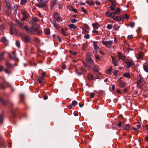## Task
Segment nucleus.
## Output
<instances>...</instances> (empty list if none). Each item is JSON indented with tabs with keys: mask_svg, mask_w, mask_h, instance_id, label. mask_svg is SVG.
I'll return each instance as SVG.
<instances>
[{
	"mask_svg": "<svg viewBox=\"0 0 148 148\" xmlns=\"http://www.w3.org/2000/svg\"><path fill=\"white\" fill-rule=\"evenodd\" d=\"M22 40L25 43L30 42L32 40V37L29 35L25 34L21 36Z\"/></svg>",
	"mask_w": 148,
	"mask_h": 148,
	"instance_id": "nucleus-1",
	"label": "nucleus"
},
{
	"mask_svg": "<svg viewBox=\"0 0 148 148\" xmlns=\"http://www.w3.org/2000/svg\"><path fill=\"white\" fill-rule=\"evenodd\" d=\"M91 54L90 53H88L86 56V60L87 62L90 64H94V61L91 58Z\"/></svg>",
	"mask_w": 148,
	"mask_h": 148,
	"instance_id": "nucleus-2",
	"label": "nucleus"
},
{
	"mask_svg": "<svg viewBox=\"0 0 148 148\" xmlns=\"http://www.w3.org/2000/svg\"><path fill=\"white\" fill-rule=\"evenodd\" d=\"M31 27L33 31V33L34 34V32H36L37 33L40 32V30L39 29V25L37 24H33Z\"/></svg>",
	"mask_w": 148,
	"mask_h": 148,
	"instance_id": "nucleus-3",
	"label": "nucleus"
},
{
	"mask_svg": "<svg viewBox=\"0 0 148 148\" xmlns=\"http://www.w3.org/2000/svg\"><path fill=\"white\" fill-rule=\"evenodd\" d=\"M125 62L126 64L125 66L127 68H129L134 65V62L132 60H127L125 61Z\"/></svg>",
	"mask_w": 148,
	"mask_h": 148,
	"instance_id": "nucleus-4",
	"label": "nucleus"
},
{
	"mask_svg": "<svg viewBox=\"0 0 148 148\" xmlns=\"http://www.w3.org/2000/svg\"><path fill=\"white\" fill-rule=\"evenodd\" d=\"M21 12L23 16V18L21 19V21H23L28 17V13L24 10H21Z\"/></svg>",
	"mask_w": 148,
	"mask_h": 148,
	"instance_id": "nucleus-5",
	"label": "nucleus"
},
{
	"mask_svg": "<svg viewBox=\"0 0 148 148\" xmlns=\"http://www.w3.org/2000/svg\"><path fill=\"white\" fill-rule=\"evenodd\" d=\"M112 41L109 40L108 41H102V43L105 45L108 48H111L112 47Z\"/></svg>",
	"mask_w": 148,
	"mask_h": 148,
	"instance_id": "nucleus-6",
	"label": "nucleus"
},
{
	"mask_svg": "<svg viewBox=\"0 0 148 148\" xmlns=\"http://www.w3.org/2000/svg\"><path fill=\"white\" fill-rule=\"evenodd\" d=\"M137 86L139 88H140L141 87V83L142 81V78L141 76L139 75L137 76Z\"/></svg>",
	"mask_w": 148,
	"mask_h": 148,
	"instance_id": "nucleus-7",
	"label": "nucleus"
},
{
	"mask_svg": "<svg viewBox=\"0 0 148 148\" xmlns=\"http://www.w3.org/2000/svg\"><path fill=\"white\" fill-rule=\"evenodd\" d=\"M54 16L55 18L58 21L61 22L62 21L61 16L57 13H56L54 14Z\"/></svg>",
	"mask_w": 148,
	"mask_h": 148,
	"instance_id": "nucleus-8",
	"label": "nucleus"
},
{
	"mask_svg": "<svg viewBox=\"0 0 148 148\" xmlns=\"http://www.w3.org/2000/svg\"><path fill=\"white\" fill-rule=\"evenodd\" d=\"M117 54L118 58L119 59H121L123 61H124L126 59L125 56L123 55L122 53L120 52H118Z\"/></svg>",
	"mask_w": 148,
	"mask_h": 148,
	"instance_id": "nucleus-9",
	"label": "nucleus"
},
{
	"mask_svg": "<svg viewBox=\"0 0 148 148\" xmlns=\"http://www.w3.org/2000/svg\"><path fill=\"white\" fill-rule=\"evenodd\" d=\"M0 41L4 43L6 46L8 43V41L5 37L1 38L0 39Z\"/></svg>",
	"mask_w": 148,
	"mask_h": 148,
	"instance_id": "nucleus-10",
	"label": "nucleus"
},
{
	"mask_svg": "<svg viewBox=\"0 0 148 148\" xmlns=\"http://www.w3.org/2000/svg\"><path fill=\"white\" fill-rule=\"evenodd\" d=\"M92 42L93 43V47L95 51L96 52H98L99 50V47L97 46V42L95 41H92Z\"/></svg>",
	"mask_w": 148,
	"mask_h": 148,
	"instance_id": "nucleus-11",
	"label": "nucleus"
},
{
	"mask_svg": "<svg viewBox=\"0 0 148 148\" xmlns=\"http://www.w3.org/2000/svg\"><path fill=\"white\" fill-rule=\"evenodd\" d=\"M131 127V126L129 124H126L123 125L122 126L123 128L126 131H129Z\"/></svg>",
	"mask_w": 148,
	"mask_h": 148,
	"instance_id": "nucleus-12",
	"label": "nucleus"
},
{
	"mask_svg": "<svg viewBox=\"0 0 148 148\" xmlns=\"http://www.w3.org/2000/svg\"><path fill=\"white\" fill-rule=\"evenodd\" d=\"M16 22L20 28L22 29H23V27L24 26L23 23H21V22L18 20H16Z\"/></svg>",
	"mask_w": 148,
	"mask_h": 148,
	"instance_id": "nucleus-13",
	"label": "nucleus"
},
{
	"mask_svg": "<svg viewBox=\"0 0 148 148\" xmlns=\"http://www.w3.org/2000/svg\"><path fill=\"white\" fill-rule=\"evenodd\" d=\"M112 18L114 20L116 21H120L121 20V17L118 16L113 15Z\"/></svg>",
	"mask_w": 148,
	"mask_h": 148,
	"instance_id": "nucleus-14",
	"label": "nucleus"
},
{
	"mask_svg": "<svg viewBox=\"0 0 148 148\" xmlns=\"http://www.w3.org/2000/svg\"><path fill=\"white\" fill-rule=\"evenodd\" d=\"M93 65L92 67V70L95 71H97L98 70V67L97 65H95L94 62L93 64H91Z\"/></svg>",
	"mask_w": 148,
	"mask_h": 148,
	"instance_id": "nucleus-15",
	"label": "nucleus"
},
{
	"mask_svg": "<svg viewBox=\"0 0 148 148\" xmlns=\"http://www.w3.org/2000/svg\"><path fill=\"white\" fill-rule=\"evenodd\" d=\"M56 1L54 0L51 1V4L50 5V7L52 9L53 8L54 6L56 5Z\"/></svg>",
	"mask_w": 148,
	"mask_h": 148,
	"instance_id": "nucleus-16",
	"label": "nucleus"
},
{
	"mask_svg": "<svg viewBox=\"0 0 148 148\" xmlns=\"http://www.w3.org/2000/svg\"><path fill=\"white\" fill-rule=\"evenodd\" d=\"M44 32L46 35H49L50 33V30L49 29L47 28L44 29Z\"/></svg>",
	"mask_w": 148,
	"mask_h": 148,
	"instance_id": "nucleus-17",
	"label": "nucleus"
},
{
	"mask_svg": "<svg viewBox=\"0 0 148 148\" xmlns=\"http://www.w3.org/2000/svg\"><path fill=\"white\" fill-rule=\"evenodd\" d=\"M68 26L70 28H73L74 29H75L77 28L76 26L75 25L73 24H69V25Z\"/></svg>",
	"mask_w": 148,
	"mask_h": 148,
	"instance_id": "nucleus-18",
	"label": "nucleus"
},
{
	"mask_svg": "<svg viewBox=\"0 0 148 148\" xmlns=\"http://www.w3.org/2000/svg\"><path fill=\"white\" fill-rule=\"evenodd\" d=\"M87 78L88 80L91 81L93 79V76L90 74H88Z\"/></svg>",
	"mask_w": 148,
	"mask_h": 148,
	"instance_id": "nucleus-19",
	"label": "nucleus"
},
{
	"mask_svg": "<svg viewBox=\"0 0 148 148\" xmlns=\"http://www.w3.org/2000/svg\"><path fill=\"white\" fill-rule=\"evenodd\" d=\"M116 6V4L115 3L112 4L110 6V10H111L113 11L115 9V7Z\"/></svg>",
	"mask_w": 148,
	"mask_h": 148,
	"instance_id": "nucleus-20",
	"label": "nucleus"
},
{
	"mask_svg": "<svg viewBox=\"0 0 148 148\" xmlns=\"http://www.w3.org/2000/svg\"><path fill=\"white\" fill-rule=\"evenodd\" d=\"M26 32L27 33L29 34H31L33 33V31L31 27L30 28H28L27 30L26 31Z\"/></svg>",
	"mask_w": 148,
	"mask_h": 148,
	"instance_id": "nucleus-21",
	"label": "nucleus"
},
{
	"mask_svg": "<svg viewBox=\"0 0 148 148\" xmlns=\"http://www.w3.org/2000/svg\"><path fill=\"white\" fill-rule=\"evenodd\" d=\"M87 46V43L83 44L82 45V50L84 51H85Z\"/></svg>",
	"mask_w": 148,
	"mask_h": 148,
	"instance_id": "nucleus-22",
	"label": "nucleus"
},
{
	"mask_svg": "<svg viewBox=\"0 0 148 148\" xmlns=\"http://www.w3.org/2000/svg\"><path fill=\"white\" fill-rule=\"evenodd\" d=\"M92 25L93 27H94L96 29H97L99 27V25H98V24L97 22H96L92 24Z\"/></svg>",
	"mask_w": 148,
	"mask_h": 148,
	"instance_id": "nucleus-23",
	"label": "nucleus"
},
{
	"mask_svg": "<svg viewBox=\"0 0 148 148\" xmlns=\"http://www.w3.org/2000/svg\"><path fill=\"white\" fill-rule=\"evenodd\" d=\"M119 26L117 24H114L113 29L115 30H118L119 28Z\"/></svg>",
	"mask_w": 148,
	"mask_h": 148,
	"instance_id": "nucleus-24",
	"label": "nucleus"
},
{
	"mask_svg": "<svg viewBox=\"0 0 148 148\" xmlns=\"http://www.w3.org/2000/svg\"><path fill=\"white\" fill-rule=\"evenodd\" d=\"M105 14L107 16L112 18L113 16L112 13H110L108 12H106Z\"/></svg>",
	"mask_w": 148,
	"mask_h": 148,
	"instance_id": "nucleus-25",
	"label": "nucleus"
},
{
	"mask_svg": "<svg viewBox=\"0 0 148 148\" xmlns=\"http://www.w3.org/2000/svg\"><path fill=\"white\" fill-rule=\"evenodd\" d=\"M112 63L113 64H114L115 66H117L118 65V63H117V61H115V59L114 58H112Z\"/></svg>",
	"mask_w": 148,
	"mask_h": 148,
	"instance_id": "nucleus-26",
	"label": "nucleus"
},
{
	"mask_svg": "<svg viewBox=\"0 0 148 148\" xmlns=\"http://www.w3.org/2000/svg\"><path fill=\"white\" fill-rule=\"evenodd\" d=\"M61 31L62 34L64 36H66L67 35V33L65 32V31L63 28L61 29Z\"/></svg>",
	"mask_w": 148,
	"mask_h": 148,
	"instance_id": "nucleus-27",
	"label": "nucleus"
},
{
	"mask_svg": "<svg viewBox=\"0 0 148 148\" xmlns=\"http://www.w3.org/2000/svg\"><path fill=\"white\" fill-rule=\"evenodd\" d=\"M121 12L120 9L119 8H116V9L115 13L117 14H119Z\"/></svg>",
	"mask_w": 148,
	"mask_h": 148,
	"instance_id": "nucleus-28",
	"label": "nucleus"
},
{
	"mask_svg": "<svg viewBox=\"0 0 148 148\" xmlns=\"http://www.w3.org/2000/svg\"><path fill=\"white\" fill-rule=\"evenodd\" d=\"M38 21V19L36 17L32 18L30 20V21L31 22H34Z\"/></svg>",
	"mask_w": 148,
	"mask_h": 148,
	"instance_id": "nucleus-29",
	"label": "nucleus"
},
{
	"mask_svg": "<svg viewBox=\"0 0 148 148\" xmlns=\"http://www.w3.org/2000/svg\"><path fill=\"white\" fill-rule=\"evenodd\" d=\"M86 2L90 5H93L94 4V1L92 0L90 1H86Z\"/></svg>",
	"mask_w": 148,
	"mask_h": 148,
	"instance_id": "nucleus-30",
	"label": "nucleus"
},
{
	"mask_svg": "<svg viewBox=\"0 0 148 148\" xmlns=\"http://www.w3.org/2000/svg\"><path fill=\"white\" fill-rule=\"evenodd\" d=\"M4 53L1 52L0 53V60H3L4 59Z\"/></svg>",
	"mask_w": 148,
	"mask_h": 148,
	"instance_id": "nucleus-31",
	"label": "nucleus"
},
{
	"mask_svg": "<svg viewBox=\"0 0 148 148\" xmlns=\"http://www.w3.org/2000/svg\"><path fill=\"white\" fill-rule=\"evenodd\" d=\"M123 76L128 78H129L130 77L129 73H124Z\"/></svg>",
	"mask_w": 148,
	"mask_h": 148,
	"instance_id": "nucleus-32",
	"label": "nucleus"
},
{
	"mask_svg": "<svg viewBox=\"0 0 148 148\" xmlns=\"http://www.w3.org/2000/svg\"><path fill=\"white\" fill-rule=\"evenodd\" d=\"M143 68L146 72H148V65H145L143 66Z\"/></svg>",
	"mask_w": 148,
	"mask_h": 148,
	"instance_id": "nucleus-33",
	"label": "nucleus"
},
{
	"mask_svg": "<svg viewBox=\"0 0 148 148\" xmlns=\"http://www.w3.org/2000/svg\"><path fill=\"white\" fill-rule=\"evenodd\" d=\"M70 7L71 8V9H70V10L71 11H72L75 13H77V10L75 9H74L72 6H70Z\"/></svg>",
	"mask_w": 148,
	"mask_h": 148,
	"instance_id": "nucleus-34",
	"label": "nucleus"
},
{
	"mask_svg": "<svg viewBox=\"0 0 148 148\" xmlns=\"http://www.w3.org/2000/svg\"><path fill=\"white\" fill-rule=\"evenodd\" d=\"M53 25L55 28L57 29H59L60 27L59 25L58 24H57L56 23L54 24Z\"/></svg>",
	"mask_w": 148,
	"mask_h": 148,
	"instance_id": "nucleus-35",
	"label": "nucleus"
},
{
	"mask_svg": "<svg viewBox=\"0 0 148 148\" xmlns=\"http://www.w3.org/2000/svg\"><path fill=\"white\" fill-rule=\"evenodd\" d=\"M143 53H141L138 54V58L139 59H142L143 56Z\"/></svg>",
	"mask_w": 148,
	"mask_h": 148,
	"instance_id": "nucleus-36",
	"label": "nucleus"
},
{
	"mask_svg": "<svg viewBox=\"0 0 148 148\" xmlns=\"http://www.w3.org/2000/svg\"><path fill=\"white\" fill-rule=\"evenodd\" d=\"M16 46L20 48V44L19 41L17 40L16 42Z\"/></svg>",
	"mask_w": 148,
	"mask_h": 148,
	"instance_id": "nucleus-37",
	"label": "nucleus"
},
{
	"mask_svg": "<svg viewBox=\"0 0 148 148\" xmlns=\"http://www.w3.org/2000/svg\"><path fill=\"white\" fill-rule=\"evenodd\" d=\"M3 115L0 114V125L3 123Z\"/></svg>",
	"mask_w": 148,
	"mask_h": 148,
	"instance_id": "nucleus-38",
	"label": "nucleus"
},
{
	"mask_svg": "<svg viewBox=\"0 0 148 148\" xmlns=\"http://www.w3.org/2000/svg\"><path fill=\"white\" fill-rule=\"evenodd\" d=\"M27 2V0H21V3L22 5L25 4Z\"/></svg>",
	"mask_w": 148,
	"mask_h": 148,
	"instance_id": "nucleus-39",
	"label": "nucleus"
},
{
	"mask_svg": "<svg viewBox=\"0 0 148 148\" xmlns=\"http://www.w3.org/2000/svg\"><path fill=\"white\" fill-rule=\"evenodd\" d=\"M6 66L8 67H12V64L9 63H7L6 64Z\"/></svg>",
	"mask_w": 148,
	"mask_h": 148,
	"instance_id": "nucleus-40",
	"label": "nucleus"
},
{
	"mask_svg": "<svg viewBox=\"0 0 148 148\" xmlns=\"http://www.w3.org/2000/svg\"><path fill=\"white\" fill-rule=\"evenodd\" d=\"M125 86V84L124 83L120 82L119 84V86L121 87H123Z\"/></svg>",
	"mask_w": 148,
	"mask_h": 148,
	"instance_id": "nucleus-41",
	"label": "nucleus"
},
{
	"mask_svg": "<svg viewBox=\"0 0 148 148\" xmlns=\"http://www.w3.org/2000/svg\"><path fill=\"white\" fill-rule=\"evenodd\" d=\"M135 25V24L134 22H131L130 23V26L131 27H133Z\"/></svg>",
	"mask_w": 148,
	"mask_h": 148,
	"instance_id": "nucleus-42",
	"label": "nucleus"
},
{
	"mask_svg": "<svg viewBox=\"0 0 148 148\" xmlns=\"http://www.w3.org/2000/svg\"><path fill=\"white\" fill-rule=\"evenodd\" d=\"M49 1V0H40V1L42 3H45Z\"/></svg>",
	"mask_w": 148,
	"mask_h": 148,
	"instance_id": "nucleus-43",
	"label": "nucleus"
},
{
	"mask_svg": "<svg viewBox=\"0 0 148 148\" xmlns=\"http://www.w3.org/2000/svg\"><path fill=\"white\" fill-rule=\"evenodd\" d=\"M107 27L109 29H111L112 28V26L111 25L108 24L107 26Z\"/></svg>",
	"mask_w": 148,
	"mask_h": 148,
	"instance_id": "nucleus-44",
	"label": "nucleus"
},
{
	"mask_svg": "<svg viewBox=\"0 0 148 148\" xmlns=\"http://www.w3.org/2000/svg\"><path fill=\"white\" fill-rule=\"evenodd\" d=\"M77 104V102L75 101H74L72 103V104L73 106L76 105Z\"/></svg>",
	"mask_w": 148,
	"mask_h": 148,
	"instance_id": "nucleus-45",
	"label": "nucleus"
},
{
	"mask_svg": "<svg viewBox=\"0 0 148 148\" xmlns=\"http://www.w3.org/2000/svg\"><path fill=\"white\" fill-rule=\"evenodd\" d=\"M84 37L85 38L88 39L90 38V35L89 34H87L85 35Z\"/></svg>",
	"mask_w": 148,
	"mask_h": 148,
	"instance_id": "nucleus-46",
	"label": "nucleus"
},
{
	"mask_svg": "<svg viewBox=\"0 0 148 148\" xmlns=\"http://www.w3.org/2000/svg\"><path fill=\"white\" fill-rule=\"evenodd\" d=\"M75 72L78 75H81V73L79 72L78 70L77 69H75Z\"/></svg>",
	"mask_w": 148,
	"mask_h": 148,
	"instance_id": "nucleus-47",
	"label": "nucleus"
},
{
	"mask_svg": "<svg viewBox=\"0 0 148 148\" xmlns=\"http://www.w3.org/2000/svg\"><path fill=\"white\" fill-rule=\"evenodd\" d=\"M82 11L85 13H86L87 11V10L84 8H82Z\"/></svg>",
	"mask_w": 148,
	"mask_h": 148,
	"instance_id": "nucleus-48",
	"label": "nucleus"
},
{
	"mask_svg": "<svg viewBox=\"0 0 148 148\" xmlns=\"http://www.w3.org/2000/svg\"><path fill=\"white\" fill-rule=\"evenodd\" d=\"M133 36L132 35H129L127 36V38L129 40L132 39L133 38Z\"/></svg>",
	"mask_w": 148,
	"mask_h": 148,
	"instance_id": "nucleus-49",
	"label": "nucleus"
},
{
	"mask_svg": "<svg viewBox=\"0 0 148 148\" xmlns=\"http://www.w3.org/2000/svg\"><path fill=\"white\" fill-rule=\"evenodd\" d=\"M29 27L26 25H25L23 27V29H25L26 31Z\"/></svg>",
	"mask_w": 148,
	"mask_h": 148,
	"instance_id": "nucleus-50",
	"label": "nucleus"
},
{
	"mask_svg": "<svg viewBox=\"0 0 148 148\" xmlns=\"http://www.w3.org/2000/svg\"><path fill=\"white\" fill-rule=\"evenodd\" d=\"M10 33L12 34L14 33V32L12 28H11L10 30Z\"/></svg>",
	"mask_w": 148,
	"mask_h": 148,
	"instance_id": "nucleus-51",
	"label": "nucleus"
},
{
	"mask_svg": "<svg viewBox=\"0 0 148 148\" xmlns=\"http://www.w3.org/2000/svg\"><path fill=\"white\" fill-rule=\"evenodd\" d=\"M88 32V31L85 29H84L82 32V34H86Z\"/></svg>",
	"mask_w": 148,
	"mask_h": 148,
	"instance_id": "nucleus-52",
	"label": "nucleus"
},
{
	"mask_svg": "<svg viewBox=\"0 0 148 148\" xmlns=\"http://www.w3.org/2000/svg\"><path fill=\"white\" fill-rule=\"evenodd\" d=\"M71 21L72 23H74L77 21V20L75 19H73L71 20Z\"/></svg>",
	"mask_w": 148,
	"mask_h": 148,
	"instance_id": "nucleus-53",
	"label": "nucleus"
},
{
	"mask_svg": "<svg viewBox=\"0 0 148 148\" xmlns=\"http://www.w3.org/2000/svg\"><path fill=\"white\" fill-rule=\"evenodd\" d=\"M37 80L40 84H41L42 82V81L40 79H37Z\"/></svg>",
	"mask_w": 148,
	"mask_h": 148,
	"instance_id": "nucleus-54",
	"label": "nucleus"
},
{
	"mask_svg": "<svg viewBox=\"0 0 148 148\" xmlns=\"http://www.w3.org/2000/svg\"><path fill=\"white\" fill-rule=\"evenodd\" d=\"M20 96L21 100H23L24 99V95H21Z\"/></svg>",
	"mask_w": 148,
	"mask_h": 148,
	"instance_id": "nucleus-55",
	"label": "nucleus"
},
{
	"mask_svg": "<svg viewBox=\"0 0 148 148\" xmlns=\"http://www.w3.org/2000/svg\"><path fill=\"white\" fill-rule=\"evenodd\" d=\"M90 96L92 98L94 96V94L92 92H91L90 93Z\"/></svg>",
	"mask_w": 148,
	"mask_h": 148,
	"instance_id": "nucleus-56",
	"label": "nucleus"
},
{
	"mask_svg": "<svg viewBox=\"0 0 148 148\" xmlns=\"http://www.w3.org/2000/svg\"><path fill=\"white\" fill-rule=\"evenodd\" d=\"M84 27L87 29H89V27L87 25H84Z\"/></svg>",
	"mask_w": 148,
	"mask_h": 148,
	"instance_id": "nucleus-57",
	"label": "nucleus"
},
{
	"mask_svg": "<svg viewBox=\"0 0 148 148\" xmlns=\"http://www.w3.org/2000/svg\"><path fill=\"white\" fill-rule=\"evenodd\" d=\"M112 70L111 68H110V69H109L108 70L107 72V73H110L111 72Z\"/></svg>",
	"mask_w": 148,
	"mask_h": 148,
	"instance_id": "nucleus-58",
	"label": "nucleus"
},
{
	"mask_svg": "<svg viewBox=\"0 0 148 148\" xmlns=\"http://www.w3.org/2000/svg\"><path fill=\"white\" fill-rule=\"evenodd\" d=\"M5 72L7 73H9V70L8 69H5L4 70Z\"/></svg>",
	"mask_w": 148,
	"mask_h": 148,
	"instance_id": "nucleus-59",
	"label": "nucleus"
},
{
	"mask_svg": "<svg viewBox=\"0 0 148 148\" xmlns=\"http://www.w3.org/2000/svg\"><path fill=\"white\" fill-rule=\"evenodd\" d=\"M112 4L115 3V0H109Z\"/></svg>",
	"mask_w": 148,
	"mask_h": 148,
	"instance_id": "nucleus-60",
	"label": "nucleus"
},
{
	"mask_svg": "<svg viewBox=\"0 0 148 148\" xmlns=\"http://www.w3.org/2000/svg\"><path fill=\"white\" fill-rule=\"evenodd\" d=\"M95 57L97 59L99 60L100 58H99V57L96 54H95Z\"/></svg>",
	"mask_w": 148,
	"mask_h": 148,
	"instance_id": "nucleus-61",
	"label": "nucleus"
},
{
	"mask_svg": "<svg viewBox=\"0 0 148 148\" xmlns=\"http://www.w3.org/2000/svg\"><path fill=\"white\" fill-rule=\"evenodd\" d=\"M66 66L65 65H63L62 66V68L63 69H65L66 68Z\"/></svg>",
	"mask_w": 148,
	"mask_h": 148,
	"instance_id": "nucleus-62",
	"label": "nucleus"
},
{
	"mask_svg": "<svg viewBox=\"0 0 148 148\" xmlns=\"http://www.w3.org/2000/svg\"><path fill=\"white\" fill-rule=\"evenodd\" d=\"M117 71H115L114 73L113 74L115 76H116L117 75Z\"/></svg>",
	"mask_w": 148,
	"mask_h": 148,
	"instance_id": "nucleus-63",
	"label": "nucleus"
},
{
	"mask_svg": "<svg viewBox=\"0 0 148 148\" xmlns=\"http://www.w3.org/2000/svg\"><path fill=\"white\" fill-rule=\"evenodd\" d=\"M51 21L53 25L54 24H55L56 22L53 20H51Z\"/></svg>",
	"mask_w": 148,
	"mask_h": 148,
	"instance_id": "nucleus-64",
	"label": "nucleus"
}]
</instances>
